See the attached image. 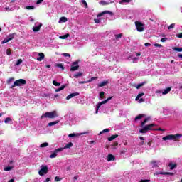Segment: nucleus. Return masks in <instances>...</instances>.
I'll return each mask as SVG.
<instances>
[{"label": "nucleus", "mask_w": 182, "mask_h": 182, "mask_svg": "<svg viewBox=\"0 0 182 182\" xmlns=\"http://www.w3.org/2000/svg\"><path fill=\"white\" fill-rule=\"evenodd\" d=\"M181 137H182L181 134H168L164 136L162 138V140H164V141H166L167 140H173L174 141H178Z\"/></svg>", "instance_id": "obj_1"}, {"label": "nucleus", "mask_w": 182, "mask_h": 182, "mask_svg": "<svg viewBox=\"0 0 182 182\" xmlns=\"http://www.w3.org/2000/svg\"><path fill=\"white\" fill-rule=\"evenodd\" d=\"M59 115L56 111L47 112L41 116V119H55L58 117Z\"/></svg>", "instance_id": "obj_2"}, {"label": "nucleus", "mask_w": 182, "mask_h": 182, "mask_svg": "<svg viewBox=\"0 0 182 182\" xmlns=\"http://www.w3.org/2000/svg\"><path fill=\"white\" fill-rule=\"evenodd\" d=\"M22 85H26V80L23 79L17 80L14 82V85H11V89H14L16 86H22Z\"/></svg>", "instance_id": "obj_3"}, {"label": "nucleus", "mask_w": 182, "mask_h": 182, "mask_svg": "<svg viewBox=\"0 0 182 182\" xmlns=\"http://www.w3.org/2000/svg\"><path fill=\"white\" fill-rule=\"evenodd\" d=\"M154 126H156L154 124L146 125L139 130V133H147L149 130H153Z\"/></svg>", "instance_id": "obj_4"}, {"label": "nucleus", "mask_w": 182, "mask_h": 182, "mask_svg": "<svg viewBox=\"0 0 182 182\" xmlns=\"http://www.w3.org/2000/svg\"><path fill=\"white\" fill-rule=\"evenodd\" d=\"M112 99H113V96L108 97L107 100H105L104 101L98 102V104L97 105V109H96L95 113L97 114L99 113V109H100V106H102V105H106V103H107V102H109V100H112Z\"/></svg>", "instance_id": "obj_5"}, {"label": "nucleus", "mask_w": 182, "mask_h": 182, "mask_svg": "<svg viewBox=\"0 0 182 182\" xmlns=\"http://www.w3.org/2000/svg\"><path fill=\"white\" fill-rule=\"evenodd\" d=\"M48 173H49V168H48V166H41V168L38 171L39 176H45V174H48Z\"/></svg>", "instance_id": "obj_6"}, {"label": "nucleus", "mask_w": 182, "mask_h": 182, "mask_svg": "<svg viewBox=\"0 0 182 182\" xmlns=\"http://www.w3.org/2000/svg\"><path fill=\"white\" fill-rule=\"evenodd\" d=\"M76 70H79V60L73 62L70 69V72H76Z\"/></svg>", "instance_id": "obj_7"}, {"label": "nucleus", "mask_w": 182, "mask_h": 182, "mask_svg": "<svg viewBox=\"0 0 182 182\" xmlns=\"http://www.w3.org/2000/svg\"><path fill=\"white\" fill-rule=\"evenodd\" d=\"M135 26L136 28V30L138 32H143L144 31V24H143L140 21H136L135 22Z\"/></svg>", "instance_id": "obj_8"}, {"label": "nucleus", "mask_w": 182, "mask_h": 182, "mask_svg": "<svg viewBox=\"0 0 182 182\" xmlns=\"http://www.w3.org/2000/svg\"><path fill=\"white\" fill-rule=\"evenodd\" d=\"M63 148H58L57 149H55L53 153L50 155V159H55V157H56V156H58V153H60V151H63Z\"/></svg>", "instance_id": "obj_9"}, {"label": "nucleus", "mask_w": 182, "mask_h": 182, "mask_svg": "<svg viewBox=\"0 0 182 182\" xmlns=\"http://www.w3.org/2000/svg\"><path fill=\"white\" fill-rule=\"evenodd\" d=\"M109 14V15L113 16V12L110 11H104L100 14H97V18H100V16H103L105 14Z\"/></svg>", "instance_id": "obj_10"}, {"label": "nucleus", "mask_w": 182, "mask_h": 182, "mask_svg": "<svg viewBox=\"0 0 182 182\" xmlns=\"http://www.w3.org/2000/svg\"><path fill=\"white\" fill-rule=\"evenodd\" d=\"M79 95H80L79 92L71 93L66 97V100H69L70 99H72V97H75V96H79Z\"/></svg>", "instance_id": "obj_11"}, {"label": "nucleus", "mask_w": 182, "mask_h": 182, "mask_svg": "<svg viewBox=\"0 0 182 182\" xmlns=\"http://www.w3.org/2000/svg\"><path fill=\"white\" fill-rule=\"evenodd\" d=\"M38 56L39 58H37V60H38V62H42V60L45 59V54L43 53H39Z\"/></svg>", "instance_id": "obj_12"}, {"label": "nucleus", "mask_w": 182, "mask_h": 182, "mask_svg": "<svg viewBox=\"0 0 182 182\" xmlns=\"http://www.w3.org/2000/svg\"><path fill=\"white\" fill-rule=\"evenodd\" d=\"M116 160V157L113 156V154H109L107 156V161H114Z\"/></svg>", "instance_id": "obj_13"}, {"label": "nucleus", "mask_w": 182, "mask_h": 182, "mask_svg": "<svg viewBox=\"0 0 182 182\" xmlns=\"http://www.w3.org/2000/svg\"><path fill=\"white\" fill-rule=\"evenodd\" d=\"M168 167L170 168V170H174V168H177V164H173L171 162L168 164Z\"/></svg>", "instance_id": "obj_14"}, {"label": "nucleus", "mask_w": 182, "mask_h": 182, "mask_svg": "<svg viewBox=\"0 0 182 182\" xmlns=\"http://www.w3.org/2000/svg\"><path fill=\"white\" fill-rule=\"evenodd\" d=\"M109 81H102L98 85V87H103L104 86H106V85H108Z\"/></svg>", "instance_id": "obj_15"}, {"label": "nucleus", "mask_w": 182, "mask_h": 182, "mask_svg": "<svg viewBox=\"0 0 182 182\" xmlns=\"http://www.w3.org/2000/svg\"><path fill=\"white\" fill-rule=\"evenodd\" d=\"M41 28H42V24L41 23L38 26L33 27V32H39V31H41Z\"/></svg>", "instance_id": "obj_16"}, {"label": "nucleus", "mask_w": 182, "mask_h": 182, "mask_svg": "<svg viewBox=\"0 0 182 182\" xmlns=\"http://www.w3.org/2000/svg\"><path fill=\"white\" fill-rule=\"evenodd\" d=\"M70 147H73V143L72 142L67 144L65 147L63 148V150H65V149H70Z\"/></svg>", "instance_id": "obj_17"}, {"label": "nucleus", "mask_w": 182, "mask_h": 182, "mask_svg": "<svg viewBox=\"0 0 182 182\" xmlns=\"http://www.w3.org/2000/svg\"><path fill=\"white\" fill-rule=\"evenodd\" d=\"M117 137H119L118 134L112 135V136L108 137V141H112L114 140V139H117Z\"/></svg>", "instance_id": "obj_18"}, {"label": "nucleus", "mask_w": 182, "mask_h": 182, "mask_svg": "<svg viewBox=\"0 0 182 182\" xmlns=\"http://www.w3.org/2000/svg\"><path fill=\"white\" fill-rule=\"evenodd\" d=\"M169 92H171V87H170L164 90V92H162V95H167Z\"/></svg>", "instance_id": "obj_19"}, {"label": "nucleus", "mask_w": 182, "mask_h": 182, "mask_svg": "<svg viewBox=\"0 0 182 182\" xmlns=\"http://www.w3.org/2000/svg\"><path fill=\"white\" fill-rule=\"evenodd\" d=\"M160 174L162 176H174V173L171 172H161Z\"/></svg>", "instance_id": "obj_20"}, {"label": "nucleus", "mask_w": 182, "mask_h": 182, "mask_svg": "<svg viewBox=\"0 0 182 182\" xmlns=\"http://www.w3.org/2000/svg\"><path fill=\"white\" fill-rule=\"evenodd\" d=\"M59 123V120L51 122L48 123L49 127H51V126H55V124H58Z\"/></svg>", "instance_id": "obj_21"}, {"label": "nucleus", "mask_w": 182, "mask_h": 182, "mask_svg": "<svg viewBox=\"0 0 182 182\" xmlns=\"http://www.w3.org/2000/svg\"><path fill=\"white\" fill-rule=\"evenodd\" d=\"M132 2V0H121L119 1L120 5H123V4H129Z\"/></svg>", "instance_id": "obj_22"}, {"label": "nucleus", "mask_w": 182, "mask_h": 182, "mask_svg": "<svg viewBox=\"0 0 182 182\" xmlns=\"http://www.w3.org/2000/svg\"><path fill=\"white\" fill-rule=\"evenodd\" d=\"M10 41H12V38H9V37L4 38V40L1 42L2 44L8 43Z\"/></svg>", "instance_id": "obj_23"}, {"label": "nucleus", "mask_w": 182, "mask_h": 182, "mask_svg": "<svg viewBox=\"0 0 182 182\" xmlns=\"http://www.w3.org/2000/svg\"><path fill=\"white\" fill-rule=\"evenodd\" d=\"M146 115L144 114H139L135 117V120H140V119H143V117H145Z\"/></svg>", "instance_id": "obj_24"}, {"label": "nucleus", "mask_w": 182, "mask_h": 182, "mask_svg": "<svg viewBox=\"0 0 182 182\" xmlns=\"http://www.w3.org/2000/svg\"><path fill=\"white\" fill-rule=\"evenodd\" d=\"M173 50H175L176 52H182V48L173 47Z\"/></svg>", "instance_id": "obj_25"}, {"label": "nucleus", "mask_w": 182, "mask_h": 182, "mask_svg": "<svg viewBox=\"0 0 182 182\" xmlns=\"http://www.w3.org/2000/svg\"><path fill=\"white\" fill-rule=\"evenodd\" d=\"M66 87V85H62L60 88L55 89V92H60L61 90H63Z\"/></svg>", "instance_id": "obj_26"}, {"label": "nucleus", "mask_w": 182, "mask_h": 182, "mask_svg": "<svg viewBox=\"0 0 182 182\" xmlns=\"http://www.w3.org/2000/svg\"><path fill=\"white\" fill-rule=\"evenodd\" d=\"M73 76L74 77H79L80 76H83V73L82 72L77 73L76 74H74Z\"/></svg>", "instance_id": "obj_27"}, {"label": "nucleus", "mask_w": 182, "mask_h": 182, "mask_svg": "<svg viewBox=\"0 0 182 182\" xmlns=\"http://www.w3.org/2000/svg\"><path fill=\"white\" fill-rule=\"evenodd\" d=\"M69 36H70L69 33H67L65 35L60 36L59 38L60 39H67L68 38H69Z\"/></svg>", "instance_id": "obj_28"}, {"label": "nucleus", "mask_w": 182, "mask_h": 182, "mask_svg": "<svg viewBox=\"0 0 182 182\" xmlns=\"http://www.w3.org/2000/svg\"><path fill=\"white\" fill-rule=\"evenodd\" d=\"M60 23V22H68V18H66V17H61L60 18V21H59Z\"/></svg>", "instance_id": "obj_29"}, {"label": "nucleus", "mask_w": 182, "mask_h": 182, "mask_svg": "<svg viewBox=\"0 0 182 182\" xmlns=\"http://www.w3.org/2000/svg\"><path fill=\"white\" fill-rule=\"evenodd\" d=\"M141 96H144V94L143 92L138 94V95L135 98V100H139V99H140V97H141Z\"/></svg>", "instance_id": "obj_30"}, {"label": "nucleus", "mask_w": 182, "mask_h": 182, "mask_svg": "<svg viewBox=\"0 0 182 182\" xmlns=\"http://www.w3.org/2000/svg\"><path fill=\"white\" fill-rule=\"evenodd\" d=\"M109 132H110V129H105L104 130L101 131L100 132V134H103V133H109Z\"/></svg>", "instance_id": "obj_31"}, {"label": "nucleus", "mask_w": 182, "mask_h": 182, "mask_svg": "<svg viewBox=\"0 0 182 182\" xmlns=\"http://www.w3.org/2000/svg\"><path fill=\"white\" fill-rule=\"evenodd\" d=\"M9 122H12V119H11V117H7L4 119V123H6V124L9 123Z\"/></svg>", "instance_id": "obj_32"}, {"label": "nucleus", "mask_w": 182, "mask_h": 182, "mask_svg": "<svg viewBox=\"0 0 182 182\" xmlns=\"http://www.w3.org/2000/svg\"><path fill=\"white\" fill-rule=\"evenodd\" d=\"M49 146V144L48 142H44L40 145V147H48Z\"/></svg>", "instance_id": "obj_33"}, {"label": "nucleus", "mask_w": 182, "mask_h": 182, "mask_svg": "<svg viewBox=\"0 0 182 182\" xmlns=\"http://www.w3.org/2000/svg\"><path fill=\"white\" fill-rule=\"evenodd\" d=\"M146 82H142V83H141V84H138L136 86V89H140V87H143V86H144V84H145Z\"/></svg>", "instance_id": "obj_34"}, {"label": "nucleus", "mask_w": 182, "mask_h": 182, "mask_svg": "<svg viewBox=\"0 0 182 182\" xmlns=\"http://www.w3.org/2000/svg\"><path fill=\"white\" fill-rule=\"evenodd\" d=\"M12 168H14V167L7 166V167L4 168V171H11V170H12Z\"/></svg>", "instance_id": "obj_35"}, {"label": "nucleus", "mask_w": 182, "mask_h": 182, "mask_svg": "<svg viewBox=\"0 0 182 182\" xmlns=\"http://www.w3.org/2000/svg\"><path fill=\"white\" fill-rule=\"evenodd\" d=\"M6 55H8V56H11V55H12V50H11V49H7L6 51Z\"/></svg>", "instance_id": "obj_36"}, {"label": "nucleus", "mask_w": 182, "mask_h": 182, "mask_svg": "<svg viewBox=\"0 0 182 182\" xmlns=\"http://www.w3.org/2000/svg\"><path fill=\"white\" fill-rule=\"evenodd\" d=\"M151 164H153V167H159V166L157 165L156 161H151Z\"/></svg>", "instance_id": "obj_37"}, {"label": "nucleus", "mask_w": 182, "mask_h": 182, "mask_svg": "<svg viewBox=\"0 0 182 182\" xmlns=\"http://www.w3.org/2000/svg\"><path fill=\"white\" fill-rule=\"evenodd\" d=\"M93 80H97V77H92L87 82L89 83L90 82H93Z\"/></svg>", "instance_id": "obj_38"}, {"label": "nucleus", "mask_w": 182, "mask_h": 182, "mask_svg": "<svg viewBox=\"0 0 182 182\" xmlns=\"http://www.w3.org/2000/svg\"><path fill=\"white\" fill-rule=\"evenodd\" d=\"M126 153H127V149L126 148L120 151V154H126Z\"/></svg>", "instance_id": "obj_39"}, {"label": "nucleus", "mask_w": 182, "mask_h": 182, "mask_svg": "<svg viewBox=\"0 0 182 182\" xmlns=\"http://www.w3.org/2000/svg\"><path fill=\"white\" fill-rule=\"evenodd\" d=\"M100 99H105V92H100Z\"/></svg>", "instance_id": "obj_40"}, {"label": "nucleus", "mask_w": 182, "mask_h": 182, "mask_svg": "<svg viewBox=\"0 0 182 182\" xmlns=\"http://www.w3.org/2000/svg\"><path fill=\"white\" fill-rule=\"evenodd\" d=\"M53 85H54V86H60V82H58L56 80L53 81Z\"/></svg>", "instance_id": "obj_41"}, {"label": "nucleus", "mask_w": 182, "mask_h": 182, "mask_svg": "<svg viewBox=\"0 0 182 182\" xmlns=\"http://www.w3.org/2000/svg\"><path fill=\"white\" fill-rule=\"evenodd\" d=\"M100 5L105 6V5H109L108 2H106L105 1H100Z\"/></svg>", "instance_id": "obj_42"}, {"label": "nucleus", "mask_w": 182, "mask_h": 182, "mask_svg": "<svg viewBox=\"0 0 182 182\" xmlns=\"http://www.w3.org/2000/svg\"><path fill=\"white\" fill-rule=\"evenodd\" d=\"M22 63V59H18L16 63V66H19Z\"/></svg>", "instance_id": "obj_43"}, {"label": "nucleus", "mask_w": 182, "mask_h": 182, "mask_svg": "<svg viewBox=\"0 0 182 182\" xmlns=\"http://www.w3.org/2000/svg\"><path fill=\"white\" fill-rule=\"evenodd\" d=\"M57 66L58 68H60V69H62V70H65V67H63V65L58 64Z\"/></svg>", "instance_id": "obj_44"}, {"label": "nucleus", "mask_w": 182, "mask_h": 182, "mask_svg": "<svg viewBox=\"0 0 182 182\" xmlns=\"http://www.w3.org/2000/svg\"><path fill=\"white\" fill-rule=\"evenodd\" d=\"M174 26H176V23H172L168 27V29H173Z\"/></svg>", "instance_id": "obj_45"}, {"label": "nucleus", "mask_w": 182, "mask_h": 182, "mask_svg": "<svg viewBox=\"0 0 182 182\" xmlns=\"http://www.w3.org/2000/svg\"><path fill=\"white\" fill-rule=\"evenodd\" d=\"M76 136H77V134H75V133H73V134H70L68 135V137H76Z\"/></svg>", "instance_id": "obj_46"}, {"label": "nucleus", "mask_w": 182, "mask_h": 182, "mask_svg": "<svg viewBox=\"0 0 182 182\" xmlns=\"http://www.w3.org/2000/svg\"><path fill=\"white\" fill-rule=\"evenodd\" d=\"M154 46H155L156 48H163V46H161V44H159V43L154 44Z\"/></svg>", "instance_id": "obj_47"}, {"label": "nucleus", "mask_w": 182, "mask_h": 182, "mask_svg": "<svg viewBox=\"0 0 182 182\" xmlns=\"http://www.w3.org/2000/svg\"><path fill=\"white\" fill-rule=\"evenodd\" d=\"M82 5H84L85 8L88 7L87 2H86L85 0H82Z\"/></svg>", "instance_id": "obj_48"}, {"label": "nucleus", "mask_w": 182, "mask_h": 182, "mask_svg": "<svg viewBox=\"0 0 182 182\" xmlns=\"http://www.w3.org/2000/svg\"><path fill=\"white\" fill-rule=\"evenodd\" d=\"M62 180V178H59V176H55V181L58 182Z\"/></svg>", "instance_id": "obj_49"}, {"label": "nucleus", "mask_w": 182, "mask_h": 182, "mask_svg": "<svg viewBox=\"0 0 182 182\" xmlns=\"http://www.w3.org/2000/svg\"><path fill=\"white\" fill-rule=\"evenodd\" d=\"M122 36H123V34L120 33V34L116 35L115 38L116 39H120Z\"/></svg>", "instance_id": "obj_50"}, {"label": "nucleus", "mask_w": 182, "mask_h": 182, "mask_svg": "<svg viewBox=\"0 0 182 182\" xmlns=\"http://www.w3.org/2000/svg\"><path fill=\"white\" fill-rule=\"evenodd\" d=\"M34 8H35V6H27L26 7V9H27L28 10L33 9Z\"/></svg>", "instance_id": "obj_51"}, {"label": "nucleus", "mask_w": 182, "mask_h": 182, "mask_svg": "<svg viewBox=\"0 0 182 182\" xmlns=\"http://www.w3.org/2000/svg\"><path fill=\"white\" fill-rule=\"evenodd\" d=\"M43 0H37L36 2V4L37 5H39V4H41V3H43Z\"/></svg>", "instance_id": "obj_52"}, {"label": "nucleus", "mask_w": 182, "mask_h": 182, "mask_svg": "<svg viewBox=\"0 0 182 182\" xmlns=\"http://www.w3.org/2000/svg\"><path fill=\"white\" fill-rule=\"evenodd\" d=\"M63 55L68 57V58H70V54H69V53H63Z\"/></svg>", "instance_id": "obj_53"}, {"label": "nucleus", "mask_w": 182, "mask_h": 182, "mask_svg": "<svg viewBox=\"0 0 182 182\" xmlns=\"http://www.w3.org/2000/svg\"><path fill=\"white\" fill-rule=\"evenodd\" d=\"M139 182H150V179H141Z\"/></svg>", "instance_id": "obj_54"}, {"label": "nucleus", "mask_w": 182, "mask_h": 182, "mask_svg": "<svg viewBox=\"0 0 182 182\" xmlns=\"http://www.w3.org/2000/svg\"><path fill=\"white\" fill-rule=\"evenodd\" d=\"M94 21L95 23H100V19L95 18Z\"/></svg>", "instance_id": "obj_55"}, {"label": "nucleus", "mask_w": 182, "mask_h": 182, "mask_svg": "<svg viewBox=\"0 0 182 182\" xmlns=\"http://www.w3.org/2000/svg\"><path fill=\"white\" fill-rule=\"evenodd\" d=\"M176 38H182V33H180L178 34H176Z\"/></svg>", "instance_id": "obj_56"}, {"label": "nucleus", "mask_w": 182, "mask_h": 182, "mask_svg": "<svg viewBox=\"0 0 182 182\" xmlns=\"http://www.w3.org/2000/svg\"><path fill=\"white\" fill-rule=\"evenodd\" d=\"M79 83H80V85H85V83H89V82H87V81H80Z\"/></svg>", "instance_id": "obj_57"}, {"label": "nucleus", "mask_w": 182, "mask_h": 182, "mask_svg": "<svg viewBox=\"0 0 182 182\" xmlns=\"http://www.w3.org/2000/svg\"><path fill=\"white\" fill-rule=\"evenodd\" d=\"M8 38L9 39L11 38V41H12V39H14V34H9Z\"/></svg>", "instance_id": "obj_58"}, {"label": "nucleus", "mask_w": 182, "mask_h": 182, "mask_svg": "<svg viewBox=\"0 0 182 182\" xmlns=\"http://www.w3.org/2000/svg\"><path fill=\"white\" fill-rule=\"evenodd\" d=\"M12 80H14V77H10L7 83H11V82H12Z\"/></svg>", "instance_id": "obj_59"}, {"label": "nucleus", "mask_w": 182, "mask_h": 182, "mask_svg": "<svg viewBox=\"0 0 182 182\" xmlns=\"http://www.w3.org/2000/svg\"><path fill=\"white\" fill-rule=\"evenodd\" d=\"M168 38H163L161 39V42H166V41H167Z\"/></svg>", "instance_id": "obj_60"}, {"label": "nucleus", "mask_w": 182, "mask_h": 182, "mask_svg": "<svg viewBox=\"0 0 182 182\" xmlns=\"http://www.w3.org/2000/svg\"><path fill=\"white\" fill-rule=\"evenodd\" d=\"M146 142L145 141H141L139 143V146H144V144H146Z\"/></svg>", "instance_id": "obj_61"}, {"label": "nucleus", "mask_w": 182, "mask_h": 182, "mask_svg": "<svg viewBox=\"0 0 182 182\" xmlns=\"http://www.w3.org/2000/svg\"><path fill=\"white\" fill-rule=\"evenodd\" d=\"M113 146H119V142L117 141L114 142Z\"/></svg>", "instance_id": "obj_62"}, {"label": "nucleus", "mask_w": 182, "mask_h": 182, "mask_svg": "<svg viewBox=\"0 0 182 182\" xmlns=\"http://www.w3.org/2000/svg\"><path fill=\"white\" fill-rule=\"evenodd\" d=\"M145 46H151V44L150 43H146Z\"/></svg>", "instance_id": "obj_63"}, {"label": "nucleus", "mask_w": 182, "mask_h": 182, "mask_svg": "<svg viewBox=\"0 0 182 182\" xmlns=\"http://www.w3.org/2000/svg\"><path fill=\"white\" fill-rule=\"evenodd\" d=\"M178 58H181V59H182V54H178Z\"/></svg>", "instance_id": "obj_64"}]
</instances>
